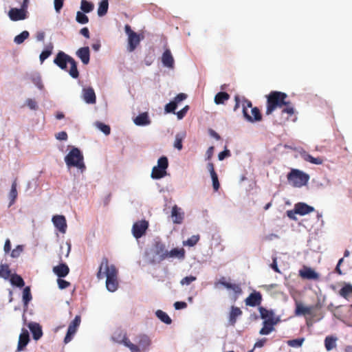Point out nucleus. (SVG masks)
Listing matches in <instances>:
<instances>
[{"label": "nucleus", "mask_w": 352, "mask_h": 352, "mask_svg": "<svg viewBox=\"0 0 352 352\" xmlns=\"http://www.w3.org/2000/svg\"><path fill=\"white\" fill-rule=\"evenodd\" d=\"M30 79L38 89L43 90L44 89V86L40 74L37 72L32 74L30 76Z\"/></svg>", "instance_id": "obj_35"}, {"label": "nucleus", "mask_w": 352, "mask_h": 352, "mask_svg": "<svg viewBox=\"0 0 352 352\" xmlns=\"http://www.w3.org/2000/svg\"><path fill=\"white\" fill-rule=\"evenodd\" d=\"M81 322V318L80 316L77 315L75 316L74 319L70 322L68 328L74 330L75 331H77L78 328L79 327Z\"/></svg>", "instance_id": "obj_49"}, {"label": "nucleus", "mask_w": 352, "mask_h": 352, "mask_svg": "<svg viewBox=\"0 0 352 352\" xmlns=\"http://www.w3.org/2000/svg\"><path fill=\"white\" fill-rule=\"evenodd\" d=\"M287 216L292 220H296V214H298V212L296 211V209L295 207H294L293 210H287Z\"/></svg>", "instance_id": "obj_63"}, {"label": "nucleus", "mask_w": 352, "mask_h": 352, "mask_svg": "<svg viewBox=\"0 0 352 352\" xmlns=\"http://www.w3.org/2000/svg\"><path fill=\"white\" fill-rule=\"evenodd\" d=\"M32 296L31 294V289L30 286H26L23 288L22 300L23 303L24 311H25L28 307L29 302L32 300Z\"/></svg>", "instance_id": "obj_26"}, {"label": "nucleus", "mask_w": 352, "mask_h": 352, "mask_svg": "<svg viewBox=\"0 0 352 352\" xmlns=\"http://www.w3.org/2000/svg\"><path fill=\"white\" fill-rule=\"evenodd\" d=\"M76 331L68 328L66 336L64 338V343L67 344L69 342H71L72 340L73 339L74 335L76 334Z\"/></svg>", "instance_id": "obj_56"}, {"label": "nucleus", "mask_w": 352, "mask_h": 352, "mask_svg": "<svg viewBox=\"0 0 352 352\" xmlns=\"http://www.w3.org/2000/svg\"><path fill=\"white\" fill-rule=\"evenodd\" d=\"M304 341V338H300L293 340H287V344L288 346L291 347L298 348L302 346Z\"/></svg>", "instance_id": "obj_48"}, {"label": "nucleus", "mask_w": 352, "mask_h": 352, "mask_svg": "<svg viewBox=\"0 0 352 352\" xmlns=\"http://www.w3.org/2000/svg\"><path fill=\"white\" fill-rule=\"evenodd\" d=\"M186 137V132L182 131L177 133L175 137L174 147L179 151H181L183 148L182 142Z\"/></svg>", "instance_id": "obj_32"}, {"label": "nucleus", "mask_w": 352, "mask_h": 352, "mask_svg": "<svg viewBox=\"0 0 352 352\" xmlns=\"http://www.w3.org/2000/svg\"><path fill=\"white\" fill-rule=\"evenodd\" d=\"M311 314V307H304L300 302H296L295 315L296 316H305Z\"/></svg>", "instance_id": "obj_28"}, {"label": "nucleus", "mask_w": 352, "mask_h": 352, "mask_svg": "<svg viewBox=\"0 0 352 352\" xmlns=\"http://www.w3.org/2000/svg\"><path fill=\"white\" fill-rule=\"evenodd\" d=\"M174 307L176 310L183 309L187 307V304L184 301H177L174 303Z\"/></svg>", "instance_id": "obj_62"}, {"label": "nucleus", "mask_w": 352, "mask_h": 352, "mask_svg": "<svg viewBox=\"0 0 352 352\" xmlns=\"http://www.w3.org/2000/svg\"><path fill=\"white\" fill-rule=\"evenodd\" d=\"M263 327L259 331L261 335H269L274 330V326L271 324V322L269 320L263 321Z\"/></svg>", "instance_id": "obj_37"}, {"label": "nucleus", "mask_w": 352, "mask_h": 352, "mask_svg": "<svg viewBox=\"0 0 352 352\" xmlns=\"http://www.w3.org/2000/svg\"><path fill=\"white\" fill-rule=\"evenodd\" d=\"M28 327L34 340L37 341L43 336L42 327L38 323L31 322L28 324Z\"/></svg>", "instance_id": "obj_16"}, {"label": "nucleus", "mask_w": 352, "mask_h": 352, "mask_svg": "<svg viewBox=\"0 0 352 352\" xmlns=\"http://www.w3.org/2000/svg\"><path fill=\"white\" fill-rule=\"evenodd\" d=\"M199 240V235H192V236L188 238L186 241H184V244L189 247H192L198 243Z\"/></svg>", "instance_id": "obj_50"}, {"label": "nucleus", "mask_w": 352, "mask_h": 352, "mask_svg": "<svg viewBox=\"0 0 352 352\" xmlns=\"http://www.w3.org/2000/svg\"><path fill=\"white\" fill-rule=\"evenodd\" d=\"M187 97V94L184 93H180L177 94L172 100L177 105V107H178V104L182 101L185 100Z\"/></svg>", "instance_id": "obj_55"}, {"label": "nucleus", "mask_w": 352, "mask_h": 352, "mask_svg": "<svg viewBox=\"0 0 352 352\" xmlns=\"http://www.w3.org/2000/svg\"><path fill=\"white\" fill-rule=\"evenodd\" d=\"M10 282L12 285L19 288L23 287L25 285L24 280L20 275L17 274H13L10 276Z\"/></svg>", "instance_id": "obj_30"}, {"label": "nucleus", "mask_w": 352, "mask_h": 352, "mask_svg": "<svg viewBox=\"0 0 352 352\" xmlns=\"http://www.w3.org/2000/svg\"><path fill=\"white\" fill-rule=\"evenodd\" d=\"M108 8H109L108 0H102L99 3V6L98 8V15L99 16H104L108 12Z\"/></svg>", "instance_id": "obj_40"}, {"label": "nucleus", "mask_w": 352, "mask_h": 352, "mask_svg": "<svg viewBox=\"0 0 352 352\" xmlns=\"http://www.w3.org/2000/svg\"><path fill=\"white\" fill-rule=\"evenodd\" d=\"M188 110H189V106L188 105H186L180 111H177V113L175 112V114L177 115V117L178 120H182V119H183L186 116V115L187 112L188 111Z\"/></svg>", "instance_id": "obj_57"}, {"label": "nucleus", "mask_w": 352, "mask_h": 352, "mask_svg": "<svg viewBox=\"0 0 352 352\" xmlns=\"http://www.w3.org/2000/svg\"><path fill=\"white\" fill-rule=\"evenodd\" d=\"M96 127L102 131L104 135H109L111 133V128L109 125L101 122H96L95 123Z\"/></svg>", "instance_id": "obj_46"}, {"label": "nucleus", "mask_w": 352, "mask_h": 352, "mask_svg": "<svg viewBox=\"0 0 352 352\" xmlns=\"http://www.w3.org/2000/svg\"><path fill=\"white\" fill-rule=\"evenodd\" d=\"M57 283H58V288L60 289H64L67 287H68L69 285H70V283L64 280V279H62V278H58V280H57Z\"/></svg>", "instance_id": "obj_59"}, {"label": "nucleus", "mask_w": 352, "mask_h": 352, "mask_svg": "<svg viewBox=\"0 0 352 352\" xmlns=\"http://www.w3.org/2000/svg\"><path fill=\"white\" fill-rule=\"evenodd\" d=\"M155 315L164 323L166 324H171L172 320L166 312L159 309L155 311Z\"/></svg>", "instance_id": "obj_41"}, {"label": "nucleus", "mask_w": 352, "mask_h": 352, "mask_svg": "<svg viewBox=\"0 0 352 352\" xmlns=\"http://www.w3.org/2000/svg\"><path fill=\"white\" fill-rule=\"evenodd\" d=\"M299 273L302 278L307 280H317L319 278V274L311 267H305Z\"/></svg>", "instance_id": "obj_20"}, {"label": "nucleus", "mask_w": 352, "mask_h": 352, "mask_svg": "<svg viewBox=\"0 0 352 352\" xmlns=\"http://www.w3.org/2000/svg\"><path fill=\"white\" fill-rule=\"evenodd\" d=\"M211 179L212 182V186L214 190H218L220 186L219 179H218V175L217 173L212 174Z\"/></svg>", "instance_id": "obj_58"}, {"label": "nucleus", "mask_w": 352, "mask_h": 352, "mask_svg": "<svg viewBox=\"0 0 352 352\" xmlns=\"http://www.w3.org/2000/svg\"><path fill=\"white\" fill-rule=\"evenodd\" d=\"M258 311L260 312V316L261 318L264 320V321H266L267 320H270V318H272V317L274 315V311L272 309H267L266 308L263 307H259Z\"/></svg>", "instance_id": "obj_34"}, {"label": "nucleus", "mask_w": 352, "mask_h": 352, "mask_svg": "<svg viewBox=\"0 0 352 352\" xmlns=\"http://www.w3.org/2000/svg\"><path fill=\"white\" fill-rule=\"evenodd\" d=\"M11 271L8 264H1L0 265V277L8 280L11 276Z\"/></svg>", "instance_id": "obj_43"}, {"label": "nucleus", "mask_w": 352, "mask_h": 352, "mask_svg": "<svg viewBox=\"0 0 352 352\" xmlns=\"http://www.w3.org/2000/svg\"><path fill=\"white\" fill-rule=\"evenodd\" d=\"M30 340V334L27 329L23 328L19 335L16 351H22L25 349Z\"/></svg>", "instance_id": "obj_12"}, {"label": "nucleus", "mask_w": 352, "mask_h": 352, "mask_svg": "<svg viewBox=\"0 0 352 352\" xmlns=\"http://www.w3.org/2000/svg\"><path fill=\"white\" fill-rule=\"evenodd\" d=\"M55 137L58 140L66 141L67 140V133L65 131H60L55 135Z\"/></svg>", "instance_id": "obj_64"}, {"label": "nucleus", "mask_w": 352, "mask_h": 352, "mask_svg": "<svg viewBox=\"0 0 352 352\" xmlns=\"http://www.w3.org/2000/svg\"><path fill=\"white\" fill-rule=\"evenodd\" d=\"M242 112L245 119L250 122H258L262 120V115L258 107L252 108L251 112L252 116L249 114L248 111L245 109V108L242 110Z\"/></svg>", "instance_id": "obj_11"}, {"label": "nucleus", "mask_w": 352, "mask_h": 352, "mask_svg": "<svg viewBox=\"0 0 352 352\" xmlns=\"http://www.w3.org/2000/svg\"><path fill=\"white\" fill-rule=\"evenodd\" d=\"M167 258H178L179 259H184L185 257V251L183 248H173L168 251L167 250Z\"/></svg>", "instance_id": "obj_29"}, {"label": "nucleus", "mask_w": 352, "mask_h": 352, "mask_svg": "<svg viewBox=\"0 0 352 352\" xmlns=\"http://www.w3.org/2000/svg\"><path fill=\"white\" fill-rule=\"evenodd\" d=\"M64 3V0H54V9L56 12L59 13L60 10L62 9Z\"/></svg>", "instance_id": "obj_61"}, {"label": "nucleus", "mask_w": 352, "mask_h": 352, "mask_svg": "<svg viewBox=\"0 0 352 352\" xmlns=\"http://www.w3.org/2000/svg\"><path fill=\"white\" fill-rule=\"evenodd\" d=\"M76 54L84 65L89 64L90 60V50L89 47H82L79 48L76 51Z\"/></svg>", "instance_id": "obj_17"}, {"label": "nucleus", "mask_w": 352, "mask_h": 352, "mask_svg": "<svg viewBox=\"0 0 352 352\" xmlns=\"http://www.w3.org/2000/svg\"><path fill=\"white\" fill-rule=\"evenodd\" d=\"M166 244L160 239H155L152 247L144 252V258L150 265H156L167 258Z\"/></svg>", "instance_id": "obj_2"}, {"label": "nucleus", "mask_w": 352, "mask_h": 352, "mask_svg": "<svg viewBox=\"0 0 352 352\" xmlns=\"http://www.w3.org/2000/svg\"><path fill=\"white\" fill-rule=\"evenodd\" d=\"M262 295L259 292L254 291L245 300V305L250 307H256L262 302Z\"/></svg>", "instance_id": "obj_10"}, {"label": "nucleus", "mask_w": 352, "mask_h": 352, "mask_svg": "<svg viewBox=\"0 0 352 352\" xmlns=\"http://www.w3.org/2000/svg\"><path fill=\"white\" fill-rule=\"evenodd\" d=\"M288 182L294 187L305 186L309 179V175L298 169H292L287 175Z\"/></svg>", "instance_id": "obj_5"}, {"label": "nucleus", "mask_w": 352, "mask_h": 352, "mask_svg": "<svg viewBox=\"0 0 352 352\" xmlns=\"http://www.w3.org/2000/svg\"><path fill=\"white\" fill-rule=\"evenodd\" d=\"M196 280H197V277L196 276H192V275L188 276H186V277L183 278L180 280V284L182 285H190L192 282H194Z\"/></svg>", "instance_id": "obj_52"}, {"label": "nucleus", "mask_w": 352, "mask_h": 352, "mask_svg": "<svg viewBox=\"0 0 352 352\" xmlns=\"http://www.w3.org/2000/svg\"><path fill=\"white\" fill-rule=\"evenodd\" d=\"M242 315V311L240 308L234 306L231 307V310L229 314V324L234 326L236 322L238 317Z\"/></svg>", "instance_id": "obj_25"}, {"label": "nucleus", "mask_w": 352, "mask_h": 352, "mask_svg": "<svg viewBox=\"0 0 352 352\" xmlns=\"http://www.w3.org/2000/svg\"><path fill=\"white\" fill-rule=\"evenodd\" d=\"M230 98V95L225 91H220L214 96V102L217 104H224Z\"/></svg>", "instance_id": "obj_36"}, {"label": "nucleus", "mask_w": 352, "mask_h": 352, "mask_svg": "<svg viewBox=\"0 0 352 352\" xmlns=\"http://www.w3.org/2000/svg\"><path fill=\"white\" fill-rule=\"evenodd\" d=\"M133 122L137 126H148L151 123V120L149 118L147 112L140 113L133 119Z\"/></svg>", "instance_id": "obj_19"}, {"label": "nucleus", "mask_w": 352, "mask_h": 352, "mask_svg": "<svg viewBox=\"0 0 352 352\" xmlns=\"http://www.w3.org/2000/svg\"><path fill=\"white\" fill-rule=\"evenodd\" d=\"M339 294L341 296L348 300L352 296V285L351 284H346L340 289Z\"/></svg>", "instance_id": "obj_39"}, {"label": "nucleus", "mask_w": 352, "mask_h": 352, "mask_svg": "<svg viewBox=\"0 0 352 352\" xmlns=\"http://www.w3.org/2000/svg\"><path fill=\"white\" fill-rule=\"evenodd\" d=\"M230 155H231L230 151L228 149L226 148L225 150H223V151H221L219 153V155H218L219 160L222 161L225 158L230 156Z\"/></svg>", "instance_id": "obj_60"}, {"label": "nucleus", "mask_w": 352, "mask_h": 352, "mask_svg": "<svg viewBox=\"0 0 352 352\" xmlns=\"http://www.w3.org/2000/svg\"><path fill=\"white\" fill-rule=\"evenodd\" d=\"M69 64L71 65L70 69L68 71L69 74L73 78H78L79 76V72L78 70L76 61L72 58Z\"/></svg>", "instance_id": "obj_42"}, {"label": "nucleus", "mask_w": 352, "mask_h": 352, "mask_svg": "<svg viewBox=\"0 0 352 352\" xmlns=\"http://www.w3.org/2000/svg\"><path fill=\"white\" fill-rule=\"evenodd\" d=\"M168 160L167 157L162 156L157 160V164L153 166L151 177L153 179H160L167 175Z\"/></svg>", "instance_id": "obj_6"}, {"label": "nucleus", "mask_w": 352, "mask_h": 352, "mask_svg": "<svg viewBox=\"0 0 352 352\" xmlns=\"http://www.w3.org/2000/svg\"><path fill=\"white\" fill-rule=\"evenodd\" d=\"M76 21L80 24H86L89 22V18L85 13L78 11L76 13Z\"/></svg>", "instance_id": "obj_47"}, {"label": "nucleus", "mask_w": 352, "mask_h": 352, "mask_svg": "<svg viewBox=\"0 0 352 352\" xmlns=\"http://www.w3.org/2000/svg\"><path fill=\"white\" fill-rule=\"evenodd\" d=\"M138 343L143 350H147L151 344V340L147 335L143 334L140 336Z\"/></svg>", "instance_id": "obj_38"}, {"label": "nucleus", "mask_w": 352, "mask_h": 352, "mask_svg": "<svg viewBox=\"0 0 352 352\" xmlns=\"http://www.w3.org/2000/svg\"><path fill=\"white\" fill-rule=\"evenodd\" d=\"M73 58L63 51H60L54 59V63L63 70H67V64Z\"/></svg>", "instance_id": "obj_8"}, {"label": "nucleus", "mask_w": 352, "mask_h": 352, "mask_svg": "<svg viewBox=\"0 0 352 352\" xmlns=\"http://www.w3.org/2000/svg\"><path fill=\"white\" fill-rule=\"evenodd\" d=\"M53 48H54L53 44L50 43L41 52V53L39 56V59H40V61L41 63H43L45 59H47L48 57H50L51 56V54H52Z\"/></svg>", "instance_id": "obj_33"}, {"label": "nucleus", "mask_w": 352, "mask_h": 352, "mask_svg": "<svg viewBox=\"0 0 352 352\" xmlns=\"http://www.w3.org/2000/svg\"><path fill=\"white\" fill-rule=\"evenodd\" d=\"M23 250V246L22 245H18L14 249H13L11 252L10 256L12 258H18Z\"/></svg>", "instance_id": "obj_53"}, {"label": "nucleus", "mask_w": 352, "mask_h": 352, "mask_svg": "<svg viewBox=\"0 0 352 352\" xmlns=\"http://www.w3.org/2000/svg\"><path fill=\"white\" fill-rule=\"evenodd\" d=\"M83 99L87 104H94L96 102V97L92 87L84 88L82 89Z\"/></svg>", "instance_id": "obj_21"}, {"label": "nucleus", "mask_w": 352, "mask_h": 352, "mask_svg": "<svg viewBox=\"0 0 352 352\" xmlns=\"http://www.w3.org/2000/svg\"><path fill=\"white\" fill-rule=\"evenodd\" d=\"M287 95L285 93L273 91L267 96L266 114H271L276 107L289 105V102L285 101Z\"/></svg>", "instance_id": "obj_4"}, {"label": "nucleus", "mask_w": 352, "mask_h": 352, "mask_svg": "<svg viewBox=\"0 0 352 352\" xmlns=\"http://www.w3.org/2000/svg\"><path fill=\"white\" fill-rule=\"evenodd\" d=\"M64 160L68 168L76 167L81 173H83L86 170L84 157L78 148L72 147L69 152L65 155Z\"/></svg>", "instance_id": "obj_3"}, {"label": "nucleus", "mask_w": 352, "mask_h": 352, "mask_svg": "<svg viewBox=\"0 0 352 352\" xmlns=\"http://www.w3.org/2000/svg\"><path fill=\"white\" fill-rule=\"evenodd\" d=\"M337 338L333 336H327L324 339V346L327 351L336 347Z\"/></svg>", "instance_id": "obj_31"}, {"label": "nucleus", "mask_w": 352, "mask_h": 352, "mask_svg": "<svg viewBox=\"0 0 352 352\" xmlns=\"http://www.w3.org/2000/svg\"><path fill=\"white\" fill-rule=\"evenodd\" d=\"M148 226V223L145 220L135 222L132 228L133 236L136 239L141 238L146 233Z\"/></svg>", "instance_id": "obj_9"}, {"label": "nucleus", "mask_w": 352, "mask_h": 352, "mask_svg": "<svg viewBox=\"0 0 352 352\" xmlns=\"http://www.w3.org/2000/svg\"><path fill=\"white\" fill-rule=\"evenodd\" d=\"M162 62L164 67L168 68H173L174 67V58L169 50H166L162 57Z\"/></svg>", "instance_id": "obj_23"}, {"label": "nucleus", "mask_w": 352, "mask_h": 352, "mask_svg": "<svg viewBox=\"0 0 352 352\" xmlns=\"http://www.w3.org/2000/svg\"><path fill=\"white\" fill-rule=\"evenodd\" d=\"M171 217L174 223L181 224L184 219V212L182 211L181 208H179L177 205H175L172 208Z\"/></svg>", "instance_id": "obj_15"}, {"label": "nucleus", "mask_w": 352, "mask_h": 352, "mask_svg": "<svg viewBox=\"0 0 352 352\" xmlns=\"http://www.w3.org/2000/svg\"><path fill=\"white\" fill-rule=\"evenodd\" d=\"M25 104L29 107L31 110H37L38 108V105L37 102L34 99L28 98L25 100Z\"/></svg>", "instance_id": "obj_54"}, {"label": "nucleus", "mask_w": 352, "mask_h": 352, "mask_svg": "<svg viewBox=\"0 0 352 352\" xmlns=\"http://www.w3.org/2000/svg\"><path fill=\"white\" fill-rule=\"evenodd\" d=\"M8 16L12 21L24 20L28 18V13L21 8H11L8 12Z\"/></svg>", "instance_id": "obj_13"}, {"label": "nucleus", "mask_w": 352, "mask_h": 352, "mask_svg": "<svg viewBox=\"0 0 352 352\" xmlns=\"http://www.w3.org/2000/svg\"><path fill=\"white\" fill-rule=\"evenodd\" d=\"M118 271L116 266L109 265L108 258L103 257L96 276L98 279L106 276V287L110 292H114L118 288Z\"/></svg>", "instance_id": "obj_1"}, {"label": "nucleus", "mask_w": 352, "mask_h": 352, "mask_svg": "<svg viewBox=\"0 0 352 352\" xmlns=\"http://www.w3.org/2000/svg\"><path fill=\"white\" fill-rule=\"evenodd\" d=\"M298 214L303 216L315 210L313 206H309L304 202H298L294 205Z\"/></svg>", "instance_id": "obj_22"}, {"label": "nucleus", "mask_w": 352, "mask_h": 352, "mask_svg": "<svg viewBox=\"0 0 352 352\" xmlns=\"http://www.w3.org/2000/svg\"><path fill=\"white\" fill-rule=\"evenodd\" d=\"M52 222L55 228L61 233L65 234L67 230V221L65 216L55 215L52 217Z\"/></svg>", "instance_id": "obj_14"}, {"label": "nucleus", "mask_w": 352, "mask_h": 352, "mask_svg": "<svg viewBox=\"0 0 352 352\" xmlns=\"http://www.w3.org/2000/svg\"><path fill=\"white\" fill-rule=\"evenodd\" d=\"M80 8L84 13H89L94 9V4L86 0H82Z\"/></svg>", "instance_id": "obj_45"}, {"label": "nucleus", "mask_w": 352, "mask_h": 352, "mask_svg": "<svg viewBox=\"0 0 352 352\" xmlns=\"http://www.w3.org/2000/svg\"><path fill=\"white\" fill-rule=\"evenodd\" d=\"M300 157L306 162L316 165H320L322 164L323 160L320 157H314L309 154L305 151H302L300 153Z\"/></svg>", "instance_id": "obj_24"}, {"label": "nucleus", "mask_w": 352, "mask_h": 352, "mask_svg": "<svg viewBox=\"0 0 352 352\" xmlns=\"http://www.w3.org/2000/svg\"><path fill=\"white\" fill-rule=\"evenodd\" d=\"M177 105L173 102V100L170 101L168 104H166L164 107V111L166 113H175V110L177 109Z\"/></svg>", "instance_id": "obj_51"}, {"label": "nucleus", "mask_w": 352, "mask_h": 352, "mask_svg": "<svg viewBox=\"0 0 352 352\" xmlns=\"http://www.w3.org/2000/svg\"><path fill=\"white\" fill-rule=\"evenodd\" d=\"M53 272L58 278H65L69 273V268L65 263H60L59 265L53 267Z\"/></svg>", "instance_id": "obj_18"}, {"label": "nucleus", "mask_w": 352, "mask_h": 352, "mask_svg": "<svg viewBox=\"0 0 352 352\" xmlns=\"http://www.w3.org/2000/svg\"><path fill=\"white\" fill-rule=\"evenodd\" d=\"M124 31L128 36L127 50L129 52H132L140 44L141 39L143 38V36L141 38L140 34L133 31L131 26L128 24L124 25Z\"/></svg>", "instance_id": "obj_7"}, {"label": "nucleus", "mask_w": 352, "mask_h": 352, "mask_svg": "<svg viewBox=\"0 0 352 352\" xmlns=\"http://www.w3.org/2000/svg\"><path fill=\"white\" fill-rule=\"evenodd\" d=\"M29 32L27 30H24L14 37V42L17 45H20L23 43L25 41V40L29 37Z\"/></svg>", "instance_id": "obj_44"}, {"label": "nucleus", "mask_w": 352, "mask_h": 352, "mask_svg": "<svg viewBox=\"0 0 352 352\" xmlns=\"http://www.w3.org/2000/svg\"><path fill=\"white\" fill-rule=\"evenodd\" d=\"M16 187H17V182H16V179H15L12 183L11 189L8 194V198L10 199L8 207H10L11 206H12L15 203V201L17 198L18 192H17Z\"/></svg>", "instance_id": "obj_27"}]
</instances>
